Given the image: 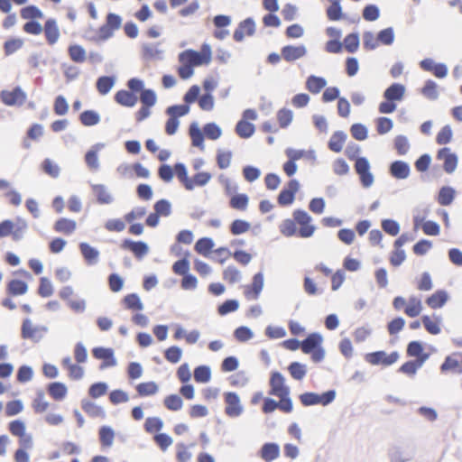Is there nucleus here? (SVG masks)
<instances>
[{"label": "nucleus", "instance_id": "obj_1", "mask_svg": "<svg viewBox=\"0 0 462 462\" xmlns=\"http://www.w3.org/2000/svg\"><path fill=\"white\" fill-rule=\"evenodd\" d=\"M293 220L300 225L299 236L309 238L313 236L316 226L311 224V216L304 209H295L293 211Z\"/></svg>", "mask_w": 462, "mask_h": 462}, {"label": "nucleus", "instance_id": "obj_2", "mask_svg": "<svg viewBox=\"0 0 462 462\" xmlns=\"http://www.w3.org/2000/svg\"><path fill=\"white\" fill-rule=\"evenodd\" d=\"M400 354L398 351H393L387 354L383 350H378L365 354V360L372 365L390 366L398 361Z\"/></svg>", "mask_w": 462, "mask_h": 462}, {"label": "nucleus", "instance_id": "obj_3", "mask_svg": "<svg viewBox=\"0 0 462 462\" xmlns=\"http://www.w3.org/2000/svg\"><path fill=\"white\" fill-rule=\"evenodd\" d=\"M27 98V94L20 86L13 88L11 90L4 89L0 92L1 101L8 106H21Z\"/></svg>", "mask_w": 462, "mask_h": 462}, {"label": "nucleus", "instance_id": "obj_4", "mask_svg": "<svg viewBox=\"0 0 462 462\" xmlns=\"http://www.w3.org/2000/svg\"><path fill=\"white\" fill-rule=\"evenodd\" d=\"M300 188V182L296 179H291L281 189L277 196V202L281 207L291 205L295 200L296 193Z\"/></svg>", "mask_w": 462, "mask_h": 462}, {"label": "nucleus", "instance_id": "obj_5", "mask_svg": "<svg viewBox=\"0 0 462 462\" xmlns=\"http://www.w3.org/2000/svg\"><path fill=\"white\" fill-rule=\"evenodd\" d=\"M225 413L230 418L239 417L244 411L239 395L236 392L224 393Z\"/></svg>", "mask_w": 462, "mask_h": 462}, {"label": "nucleus", "instance_id": "obj_6", "mask_svg": "<svg viewBox=\"0 0 462 462\" xmlns=\"http://www.w3.org/2000/svg\"><path fill=\"white\" fill-rule=\"evenodd\" d=\"M92 356L94 358L102 361L99 365L100 370L116 366L117 364L114 349L111 347L96 346L92 349Z\"/></svg>", "mask_w": 462, "mask_h": 462}, {"label": "nucleus", "instance_id": "obj_7", "mask_svg": "<svg viewBox=\"0 0 462 462\" xmlns=\"http://www.w3.org/2000/svg\"><path fill=\"white\" fill-rule=\"evenodd\" d=\"M121 249L131 252L137 260H142L150 251L149 245L143 241L125 238L120 245Z\"/></svg>", "mask_w": 462, "mask_h": 462}, {"label": "nucleus", "instance_id": "obj_8", "mask_svg": "<svg viewBox=\"0 0 462 462\" xmlns=\"http://www.w3.org/2000/svg\"><path fill=\"white\" fill-rule=\"evenodd\" d=\"M437 160L443 161V170L446 173H453L458 163V157L456 152H452L449 147H442L438 150Z\"/></svg>", "mask_w": 462, "mask_h": 462}, {"label": "nucleus", "instance_id": "obj_9", "mask_svg": "<svg viewBox=\"0 0 462 462\" xmlns=\"http://www.w3.org/2000/svg\"><path fill=\"white\" fill-rule=\"evenodd\" d=\"M255 22L253 17H247L241 21L233 33V38L236 42H241L245 35L253 36L255 33Z\"/></svg>", "mask_w": 462, "mask_h": 462}, {"label": "nucleus", "instance_id": "obj_10", "mask_svg": "<svg viewBox=\"0 0 462 462\" xmlns=\"http://www.w3.org/2000/svg\"><path fill=\"white\" fill-rule=\"evenodd\" d=\"M270 392L271 395L280 396L283 393H291L290 387L285 384V378L282 373L273 371L271 374L270 381Z\"/></svg>", "mask_w": 462, "mask_h": 462}, {"label": "nucleus", "instance_id": "obj_11", "mask_svg": "<svg viewBox=\"0 0 462 462\" xmlns=\"http://www.w3.org/2000/svg\"><path fill=\"white\" fill-rule=\"evenodd\" d=\"M307 54V48L304 44L285 45L281 49V55L287 62H293L303 58Z\"/></svg>", "mask_w": 462, "mask_h": 462}, {"label": "nucleus", "instance_id": "obj_12", "mask_svg": "<svg viewBox=\"0 0 462 462\" xmlns=\"http://www.w3.org/2000/svg\"><path fill=\"white\" fill-rule=\"evenodd\" d=\"M388 172L396 180H405L411 174V166L405 161L395 160L389 164Z\"/></svg>", "mask_w": 462, "mask_h": 462}, {"label": "nucleus", "instance_id": "obj_13", "mask_svg": "<svg viewBox=\"0 0 462 462\" xmlns=\"http://www.w3.org/2000/svg\"><path fill=\"white\" fill-rule=\"evenodd\" d=\"M281 455L280 445L276 442H265L258 451V456L264 462H273Z\"/></svg>", "mask_w": 462, "mask_h": 462}, {"label": "nucleus", "instance_id": "obj_14", "mask_svg": "<svg viewBox=\"0 0 462 462\" xmlns=\"http://www.w3.org/2000/svg\"><path fill=\"white\" fill-rule=\"evenodd\" d=\"M21 337L23 339H30L38 343L42 339L43 335L39 333L37 326H33L29 318H25L21 326Z\"/></svg>", "mask_w": 462, "mask_h": 462}, {"label": "nucleus", "instance_id": "obj_15", "mask_svg": "<svg viewBox=\"0 0 462 462\" xmlns=\"http://www.w3.org/2000/svg\"><path fill=\"white\" fill-rule=\"evenodd\" d=\"M391 462H409L415 456L414 450H405L398 445L392 446L387 452Z\"/></svg>", "mask_w": 462, "mask_h": 462}, {"label": "nucleus", "instance_id": "obj_16", "mask_svg": "<svg viewBox=\"0 0 462 462\" xmlns=\"http://www.w3.org/2000/svg\"><path fill=\"white\" fill-rule=\"evenodd\" d=\"M264 278L263 272H258L254 274L252 282L248 285L245 291V294L247 298L252 296L254 300H257L263 289Z\"/></svg>", "mask_w": 462, "mask_h": 462}, {"label": "nucleus", "instance_id": "obj_17", "mask_svg": "<svg viewBox=\"0 0 462 462\" xmlns=\"http://www.w3.org/2000/svg\"><path fill=\"white\" fill-rule=\"evenodd\" d=\"M79 248L88 265L93 266L98 263L100 253L96 247L90 245L87 242H80L79 244Z\"/></svg>", "mask_w": 462, "mask_h": 462}, {"label": "nucleus", "instance_id": "obj_18", "mask_svg": "<svg viewBox=\"0 0 462 462\" xmlns=\"http://www.w3.org/2000/svg\"><path fill=\"white\" fill-rule=\"evenodd\" d=\"M323 343V336L319 332L310 333L301 340V351L308 355L319 347Z\"/></svg>", "mask_w": 462, "mask_h": 462}, {"label": "nucleus", "instance_id": "obj_19", "mask_svg": "<svg viewBox=\"0 0 462 462\" xmlns=\"http://www.w3.org/2000/svg\"><path fill=\"white\" fill-rule=\"evenodd\" d=\"M405 86L402 83L393 82L383 93V97L388 101H402L405 95Z\"/></svg>", "mask_w": 462, "mask_h": 462}, {"label": "nucleus", "instance_id": "obj_20", "mask_svg": "<svg viewBox=\"0 0 462 462\" xmlns=\"http://www.w3.org/2000/svg\"><path fill=\"white\" fill-rule=\"evenodd\" d=\"M439 371L441 374L453 373L456 374H461L462 365L456 358V355L452 353L451 355H448L444 358V361L439 366Z\"/></svg>", "mask_w": 462, "mask_h": 462}, {"label": "nucleus", "instance_id": "obj_21", "mask_svg": "<svg viewBox=\"0 0 462 462\" xmlns=\"http://www.w3.org/2000/svg\"><path fill=\"white\" fill-rule=\"evenodd\" d=\"M43 32L47 42L50 45L55 44L60 38V29L57 24V21L54 18H48L45 21Z\"/></svg>", "mask_w": 462, "mask_h": 462}, {"label": "nucleus", "instance_id": "obj_22", "mask_svg": "<svg viewBox=\"0 0 462 462\" xmlns=\"http://www.w3.org/2000/svg\"><path fill=\"white\" fill-rule=\"evenodd\" d=\"M449 295L446 290L439 289L426 299V304L433 309L442 308L448 300Z\"/></svg>", "mask_w": 462, "mask_h": 462}, {"label": "nucleus", "instance_id": "obj_23", "mask_svg": "<svg viewBox=\"0 0 462 462\" xmlns=\"http://www.w3.org/2000/svg\"><path fill=\"white\" fill-rule=\"evenodd\" d=\"M189 135L191 139V144L200 150H204L205 134L199 128V123L194 121L189 126Z\"/></svg>", "mask_w": 462, "mask_h": 462}, {"label": "nucleus", "instance_id": "obj_24", "mask_svg": "<svg viewBox=\"0 0 462 462\" xmlns=\"http://www.w3.org/2000/svg\"><path fill=\"white\" fill-rule=\"evenodd\" d=\"M114 99L122 106L134 107L138 101V97L126 89H120L115 94Z\"/></svg>", "mask_w": 462, "mask_h": 462}, {"label": "nucleus", "instance_id": "obj_25", "mask_svg": "<svg viewBox=\"0 0 462 462\" xmlns=\"http://www.w3.org/2000/svg\"><path fill=\"white\" fill-rule=\"evenodd\" d=\"M195 57V66L208 65L212 60V51L208 43H203L199 51L190 52Z\"/></svg>", "mask_w": 462, "mask_h": 462}, {"label": "nucleus", "instance_id": "obj_26", "mask_svg": "<svg viewBox=\"0 0 462 462\" xmlns=\"http://www.w3.org/2000/svg\"><path fill=\"white\" fill-rule=\"evenodd\" d=\"M48 394L55 401H62L67 393L68 388L64 383L61 382H51L47 384Z\"/></svg>", "mask_w": 462, "mask_h": 462}, {"label": "nucleus", "instance_id": "obj_27", "mask_svg": "<svg viewBox=\"0 0 462 462\" xmlns=\"http://www.w3.org/2000/svg\"><path fill=\"white\" fill-rule=\"evenodd\" d=\"M82 410L91 418H106V411L102 406L88 399L81 400Z\"/></svg>", "mask_w": 462, "mask_h": 462}, {"label": "nucleus", "instance_id": "obj_28", "mask_svg": "<svg viewBox=\"0 0 462 462\" xmlns=\"http://www.w3.org/2000/svg\"><path fill=\"white\" fill-rule=\"evenodd\" d=\"M28 291V284L20 279H12L6 285V292L10 296H21Z\"/></svg>", "mask_w": 462, "mask_h": 462}, {"label": "nucleus", "instance_id": "obj_29", "mask_svg": "<svg viewBox=\"0 0 462 462\" xmlns=\"http://www.w3.org/2000/svg\"><path fill=\"white\" fill-rule=\"evenodd\" d=\"M116 76H100L96 81V88L98 93L105 96L110 92L116 82Z\"/></svg>", "mask_w": 462, "mask_h": 462}, {"label": "nucleus", "instance_id": "obj_30", "mask_svg": "<svg viewBox=\"0 0 462 462\" xmlns=\"http://www.w3.org/2000/svg\"><path fill=\"white\" fill-rule=\"evenodd\" d=\"M158 43H143L142 45V58L145 60H152L153 59L162 60V54L163 51L159 49Z\"/></svg>", "mask_w": 462, "mask_h": 462}, {"label": "nucleus", "instance_id": "obj_31", "mask_svg": "<svg viewBox=\"0 0 462 462\" xmlns=\"http://www.w3.org/2000/svg\"><path fill=\"white\" fill-rule=\"evenodd\" d=\"M346 138L347 135L344 131L334 132L328 143V149L334 152H340Z\"/></svg>", "mask_w": 462, "mask_h": 462}, {"label": "nucleus", "instance_id": "obj_32", "mask_svg": "<svg viewBox=\"0 0 462 462\" xmlns=\"http://www.w3.org/2000/svg\"><path fill=\"white\" fill-rule=\"evenodd\" d=\"M327 79L323 77L310 75L306 79V88L312 94H318L327 86Z\"/></svg>", "mask_w": 462, "mask_h": 462}, {"label": "nucleus", "instance_id": "obj_33", "mask_svg": "<svg viewBox=\"0 0 462 462\" xmlns=\"http://www.w3.org/2000/svg\"><path fill=\"white\" fill-rule=\"evenodd\" d=\"M235 132L240 138L248 139L254 135L255 126L249 121L239 120L236 125Z\"/></svg>", "mask_w": 462, "mask_h": 462}, {"label": "nucleus", "instance_id": "obj_34", "mask_svg": "<svg viewBox=\"0 0 462 462\" xmlns=\"http://www.w3.org/2000/svg\"><path fill=\"white\" fill-rule=\"evenodd\" d=\"M77 227V223L73 219L60 217L54 223L53 228L58 233H64L66 235L72 234Z\"/></svg>", "mask_w": 462, "mask_h": 462}, {"label": "nucleus", "instance_id": "obj_35", "mask_svg": "<svg viewBox=\"0 0 462 462\" xmlns=\"http://www.w3.org/2000/svg\"><path fill=\"white\" fill-rule=\"evenodd\" d=\"M91 188L98 204L103 205L113 202V197L104 184H92Z\"/></svg>", "mask_w": 462, "mask_h": 462}, {"label": "nucleus", "instance_id": "obj_36", "mask_svg": "<svg viewBox=\"0 0 462 462\" xmlns=\"http://www.w3.org/2000/svg\"><path fill=\"white\" fill-rule=\"evenodd\" d=\"M456 190L450 186H443L439 189L438 193V203L440 206H449L455 199Z\"/></svg>", "mask_w": 462, "mask_h": 462}, {"label": "nucleus", "instance_id": "obj_37", "mask_svg": "<svg viewBox=\"0 0 462 462\" xmlns=\"http://www.w3.org/2000/svg\"><path fill=\"white\" fill-rule=\"evenodd\" d=\"M214 245V240L211 237L205 236L197 240L194 249L198 254L208 257L212 252Z\"/></svg>", "mask_w": 462, "mask_h": 462}, {"label": "nucleus", "instance_id": "obj_38", "mask_svg": "<svg viewBox=\"0 0 462 462\" xmlns=\"http://www.w3.org/2000/svg\"><path fill=\"white\" fill-rule=\"evenodd\" d=\"M343 46L349 53L357 51L360 45V36L358 32H353L346 35L343 40Z\"/></svg>", "mask_w": 462, "mask_h": 462}, {"label": "nucleus", "instance_id": "obj_39", "mask_svg": "<svg viewBox=\"0 0 462 462\" xmlns=\"http://www.w3.org/2000/svg\"><path fill=\"white\" fill-rule=\"evenodd\" d=\"M173 171L174 175H176L177 179L183 184L185 189L192 186L187 167L183 162H176L173 166Z\"/></svg>", "mask_w": 462, "mask_h": 462}, {"label": "nucleus", "instance_id": "obj_40", "mask_svg": "<svg viewBox=\"0 0 462 462\" xmlns=\"http://www.w3.org/2000/svg\"><path fill=\"white\" fill-rule=\"evenodd\" d=\"M98 438L102 447H111L115 438V430L111 426L103 425L98 430Z\"/></svg>", "mask_w": 462, "mask_h": 462}, {"label": "nucleus", "instance_id": "obj_41", "mask_svg": "<svg viewBox=\"0 0 462 462\" xmlns=\"http://www.w3.org/2000/svg\"><path fill=\"white\" fill-rule=\"evenodd\" d=\"M125 309L129 310H143L144 306L137 293H129L122 300Z\"/></svg>", "mask_w": 462, "mask_h": 462}, {"label": "nucleus", "instance_id": "obj_42", "mask_svg": "<svg viewBox=\"0 0 462 462\" xmlns=\"http://www.w3.org/2000/svg\"><path fill=\"white\" fill-rule=\"evenodd\" d=\"M100 115L92 109L84 110L79 115V121L84 126H94L100 122Z\"/></svg>", "mask_w": 462, "mask_h": 462}, {"label": "nucleus", "instance_id": "obj_43", "mask_svg": "<svg viewBox=\"0 0 462 462\" xmlns=\"http://www.w3.org/2000/svg\"><path fill=\"white\" fill-rule=\"evenodd\" d=\"M194 380L199 383H207L211 379V368L207 365H200L195 367L193 372Z\"/></svg>", "mask_w": 462, "mask_h": 462}, {"label": "nucleus", "instance_id": "obj_44", "mask_svg": "<svg viewBox=\"0 0 462 462\" xmlns=\"http://www.w3.org/2000/svg\"><path fill=\"white\" fill-rule=\"evenodd\" d=\"M21 17L24 20H37L43 18L42 11L34 5L23 7L20 11Z\"/></svg>", "mask_w": 462, "mask_h": 462}, {"label": "nucleus", "instance_id": "obj_45", "mask_svg": "<svg viewBox=\"0 0 462 462\" xmlns=\"http://www.w3.org/2000/svg\"><path fill=\"white\" fill-rule=\"evenodd\" d=\"M211 179L212 174L210 172L199 171L196 174H194L189 180L191 181L192 186L190 188H187L186 189L191 191L195 189L196 186L204 187L210 181Z\"/></svg>", "mask_w": 462, "mask_h": 462}, {"label": "nucleus", "instance_id": "obj_46", "mask_svg": "<svg viewBox=\"0 0 462 462\" xmlns=\"http://www.w3.org/2000/svg\"><path fill=\"white\" fill-rule=\"evenodd\" d=\"M435 319L436 321L431 320L429 315H423L420 319L425 329L431 335H439L441 332V319L439 317H435Z\"/></svg>", "mask_w": 462, "mask_h": 462}, {"label": "nucleus", "instance_id": "obj_47", "mask_svg": "<svg viewBox=\"0 0 462 462\" xmlns=\"http://www.w3.org/2000/svg\"><path fill=\"white\" fill-rule=\"evenodd\" d=\"M249 197L245 193H236L229 200V206L236 210L244 211L247 208Z\"/></svg>", "mask_w": 462, "mask_h": 462}, {"label": "nucleus", "instance_id": "obj_48", "mask_svg": "<svg viewBox=\"0 0 462 462\" xmlns=\"http://www.w3.org/2000/svg\"><path fill=\"white\" fill-rule=\"evenodd\" d=\"M376 35L379 45L391 46L395 40V32L393 27L382 29Z\"/></svg>", "mask_w": 462, "mask_h": 462}, {"label": "nucleus", "instance_id": "obj_49", "mask_svg": "<svg viewBox=\"0 0 462 462\" xmlns=\"http://www.w3.org/2000/svg\"><path fill=\"white\" fill-rule=\"evenodd\" d=\"M139 396L146 397L157 393L159 387L153 381L140 383L135 387Z\"/></svg>", "mask_w": 462, "mask_h": 462}, {"label": "nucleus", "instance_id": "obj_50", "mask_svg": "<svg viewBox=\"0 0 462 462\" xmlns=\"http://www.w3.org/2000/svg\"><path fill=\"white\" fill-rule=\"evenodd\" d=\"M103 144L101 143H97L95 145H93L85 154V162L86 164L90 168V169H94V170H97L98 169L99 167V162H98V155H97V152H98V148L99 147H102Z\"/></svg>", "mask_w": 462, "mask_h": 462}, {"label": "nucleus", "instance_id": "obj_51", "mask_svg": "<svg viewBox=\"0 0 462 462\" xmlns=\"http://www.w3.org/2000/svg\"><path fill=\"white\" fill-rule=\"evenodd\" d=\"M153 211L161 217H167L172 212V206L169 199H161L153 204Z\"/></svg>", "mask_w": 462, "mask_h": 462}, {"label": "nucleus", "instance_id": "obj_52", "mask_svg": "<svg viewBox=\"0 0 462 462\" xmlns=\"http://www.w3.org/2000/svg\"><path fill=\"white\" fill-rule=\"evenodd\" d=\"M68 53L70 60L76 63H82L86 60V51L79 44H70L68 48Z\"/></svg>", "mask_w": 462, "mask_h": 462}, {"label": "nucleus", "instance_id": "obj_53", "mask_svg": "<svg viewBox=\"0 0 462 462\" xmlns=\"http://www.w3.org/2000/svg\"><path fill=\"white\" fill-rule=\"evenodd\" d=\"M438 85L432 79H427L424 82L420 93L430 100H437L439 98Z\"/></svg>", "mask_w": 462, "mask_h": 462}, {"label": "nucleus", "instance_id": "obj_54", "mask_svg": "<svg viewBox=\"0 0 462 462\" xmlns=\"http://www.w3.org/2000/svg\"><path fill=\"white\" fill-rule=\"evenodd\" d=\"M393 147L397 153L402 156L408 153L411 144L406 135L399 134L393 139Z\"/></svg>", "mask_w": 462, "mask_h": 462}, {"label": "nucleus", "instance_id": "obj_55", "mask_svg": "<svg viewBox=\"0 0 462 462\" xmlns=\"http://www.w3.org/2000/svg\"><path fill=\"white\" fill-rule=\"evenodd\" d=\"M289 373L291 376L298 381L302 380L307 374V367L305 365L293 361L288 366Z\"/></svg>", "mask_w": 462, "mask_h": 462}, {"label": "nucleus", "instance_id": "obj_56", "mask_svg": "<svg viewBox=\"0 0 462 462\" xmlns=\"http://www.w3.org/2000/svg\"><path fill=\"white\" fill-rule=\"evenodd\" d=\"M239 301L236 299H228L217 306V313L220 316H226L235 312L239 309Z\"/></svg>", "mask_w": 462, "mask_h": 462}, {"label": "nucleus", "instance_id": "obj_57", "mask_svg": "<svg viewBox=\"0 0 462 462\" xmlns=\"http://www.w3.org/2000/svg\"><path fill=\"white\" fill-rule=\"evenodd\" d=\"M163 404L168 410L177 411L182 408L183 400L179 394L171 393L164 398Z\"/></svg>", "mask_w": 462, "mask_h": 462}, {"label": "nucleus", "instance_id": "obj_58", "mask_svg": "<svg viewBox=\"0 0 462 462\" xmlns=\"http://www.w3.org/2000/svg\"><path fill=\"white\" fill-rule=\"evenodd\" d=\"M42 171L51 178H58L60 173V168L50 158L44 159L41 163Z\"/></svg>", "mask_w": 462, "mask_h": 462}, {"label": "nucleus", "instance_id": "obj_59", "mask_svg": "<svg viewBox=\"0 0 462 462\" xmlns=\"http://www.w3.org/2000/svg\"><path fill=\"white\" fill-rule=\"evenodd\" d=\"M28 229L27 221L21 217H17L15 218L14 228L13 229V240L20 241L23 238V235Z\"/></svg>", "mask_w": 462, "mask_h": 462}, {"label": "nucleus", "instance_id": "obj_60", "mask_svg": "<svg viewBox=\"0 0 462 462\" xmlns=\"http://www.w3.org/2000/svg\"><path fill=\"white\" fill-rule=\"evenodd\" d=\"M189 253L187 252L185 256L177 260L173 264H172V271L174 273H176L177 275H183V274H186L187 273L189 272V268H190V263H189Z\"/></svg>", "mask_w": 462, "mask_h": 462}, {"label": "nucleus", "instance_id": "obj_61", "mask_svg": "<svg viewBox=\"0 0 462 462\" xmlns=\"http://www.w3.org/2000/svg\"><path fill=\"white\" fill-rule=\"evenodd\" d=\"M393 127V121L390 117L380 116L375 119L376 132L380 135L386 134Z\"/></svg>", "mask_w": 462, "mask_h": 462}, {"label": "nucleus", "instance_id": "obj_62", "mask_svg": "<svg viewBox=\"0 0 462 462\" xmlns=\"http://www.w3.org/2000/svg\"><path fill=\"white\" fill-rule=\"evenodd\" d=\"M251 227V224L244 219H235L229 226V231L233 236H239L247 232Z\"/></svg>", "mask_w": 462, "mask_h": 462}, {"label": "nucleus", "instance_id": "obj_63", "mask_svg": "<svg viewBox=\"0 0 462 462\" xmlns=\"http://www.w3.org/2000/svg\"><path fill=\"white\" fill-rule=\"evenodd\" d=\"M108 391V384L105 382H96L88 387V393L93 399L105 395Z\"/></svg>", "mask_w": 462, "mask_h": 462}, {"label": "nucleus", "instance_id": "obj_64", "mask_svg": "<svg viewBox=\"0 0 462 462\" xmlns=\"http://www.w3.org/2000/svg\"><path fill=\"white\" fill-rule=\"evenodd\" d=\"M203 132L208 139L213 141L217 140L222 135L221 127L214 122L205 124L203 126Z\"/></svg>", "mask_w": 462, "mask_h": 462}]
</instances>
